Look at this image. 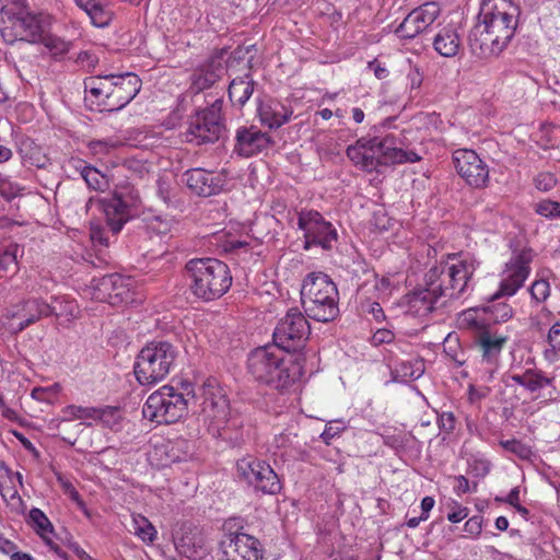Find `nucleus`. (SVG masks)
<instances>
[{
    "instance_id": "20e7f679",
    "label": "nucleus",
    "mask_w": 560,
    "mask_h": 560,
    "mask_svg": "<svg viewBox=\"0 0 560 560\" xmlns=\"http://www.w3.org/2000/svg\"><path fill=\"white\" fill-rule=\"evenodd\" d=\"M401 141L394 136H386L382 140L359 139L354 145L347 149V156L363 171L382 172L381 167L394 164L413 163L420 160L415 151L404 150L398 147Z\"/></svg>"
},
{
    "instance_id": "c9c22d12",
    "label": "nucleus",
    "mask_w": 560,
    "mask_h": 560,
    "mask_svg": "<svg viewBox=\"0 0 560 560\" xmlns=\"http://www.w3.org/2000/svg\"><path fill=\"white\" fill-rule=\"evenodd\" d=\"M394 372L395 377L404 382L418 380L424 372V364L422 361H401Z\"/></svg>"
},
{
    "instance_id": "e433bc0d",
    "label": "nucleus",
    "mask_w": 560,
    "mask_h": 560,
    "mask_svg": "<svg viewBox=\"0 0 560 560\" xmlns=\"http://www.w3.org/2000/svg\"><path fill=\"white\" fill-rule=\"evenodd\" d=\"M112 411H106V413H102L100 408L94 407H81L75 405H70L63 408L62 413L63 418L70 419H105Z\"/></svg>"
},
{
    "instance_id": "603ef678",
    "label": "nucleus",
    "mask_w": 560,
    "mask_h": 560,
    "mask_svg": "<svg viewBox=\"0 0 560 560\" xmlns=\"http://www.w3.org/2000/svg\"><path fill=\"white\" fill-rule=\"evenodd\" d=\"M491 313L495 322H506L512 317L513 310L506 303H498L491 306Z\"/></svg>"
},
{
    "instance_id": "c756f323",
    "label": "nucleus",
    "mask_w": 560,
    "mask_h": 560,
    "mask_svg": "<svg viewBox=\"0 0 560 560\" xmlns=\"http://www.w3.org/2000/svg\"><path fill=\"white\" fill-rule=\"evenodd\" d=\"M21 248L11 240H0V277L13 276L19 271L18 257Z\"/></svg>"
},
{
    "instance_id": "1a4fd4ad",
    "label": "nucleus",
    "mask_w": 560,
    "mask_h": 560,
    "mask_svg": "<svg viewBox=\"0 0 560 560\" xmlns=\"http://www.w3.org/2000/svg\"><path fill=\"white\" fill-rule=\"evenodd\" d=\"M518 8L511 0H485L479 12V22L502 43L509 45L514 36Z\"/></svg>"
},
{
    "instance_id": "0e129e2a",
    "label": "nucleus",
    "mask_w": 560,
    "mask_h": 560,
    "mask_svg": "<svg viewBox=\"0 0 560 560\" xmlns=\"http://www.w3.org/2000/svg\"><path fill=\"white\" fill-rule=\"evenodd\" d=\"M77 312H78V306L73 302H66L65 305L61 304L60 311H57V308H56L55 313H52V314L56 315L57 317H60L63 315L70 316V317H75Z\"/></svg>"
},
{
    "instance_id": "a19ab883",
    "label": "nucleus",
    "mask_w": 560,
    "mask_h": 560,
    "mask_svg": "<svg viewBox=\"0 0 560 560\" xmlns=\"http://www.w3.org/2000/svg\"><path fill=\"white\" fill-rule=\"evenodd\" d=\"M458 337L450 334L443 342L444 352L458 365L465 363V352L460 349Z\"/></svg>"
},
{
    "instance_id": "dca6fc26",
    "label": "nucleus",
    "mask_w": 560,
    "mask_h": 560,
    "mask_svg": "<svg viewBox=\"0 0 560 560\" xmlns=\"http://www.w3.org/2000/svg\"><path fill=\"white\" fill-rule=\"evenodd\" d=\"M56 305L42 299H28L5 310L2 316L3 326L12 334H19L43 317L55 313Z\"/></svg>"
},
{
    "instance_id": "bb28decb",
    "label": "nucleus",
    "mask_w": 560,
    "mask_h": 560,
    "mask_svg": "<svg viewBox=\"0 0 560 560\" xmlns=\"http://www.w3.org/2000/svg\"><path fill=\"white\" fill-rule=\"evenodd\" d=\"M407 313L418 317L428 316L434 308L440 299L432 289L423 282L413 291L405 295Z\"/></svg>"
},
{
    "instance_id": "6ab92c4d",
    "label": "nucleus",
    "mask_w": 560,
    "mask_h": 560,
    "mask_svg": "<svg viewBox=\"0 0 560 560\" xmlns=\"http://www.w3.org/2000/svg\"><path fill=\"white\" fill-rule=\"evenodd\" d=\"M223 560H262L260 541L245 533L225 534L220 542Z\"/></svg>"
},
{
    "instance_id": "e2e57ef3",
    "label": "nucleus",
    "mask_w": 560,
    "mask_h": 560,
    "mask_svg": "<svg viewBox=\"0 0 560 560\" xmlns=\"http://www.w3.org/2000/svg\"><path fill=\"white\" fill-rule=\"evenodd\" d=\"M171 226L172 222L170 220L160 217L154 218L150 224V228L159 234H166L171 231Z\"/></svg>"
},
{
    "instance_id": "473e14b6",
    "label": "nucleus",
    "mask_w": 560,
    "mask_h": 560,
    "mask_svg": "<svg viewBox=\"0 0 560 560\" xmlns=\"http://www.w3.org/2000/svg\"><path fill=\"white\" fill-rule=\"evenodd\" d=\"M91 23L96 27H106L110 24L114 18V11L104 3V0H98L84 11Z\"/></svg>"
},
{
    "instance_id": "4c0bfd02",
    "label": "nucleus",
    "mask_w": 560,
    "mask_h": 560,
    "mask_svg": "<svg viewBox=\"0 0 560 560\" xmlns=\"http://www.w3.org/2000/svg\"><path fill=\"white\" fill-rule=\"evenodd\" d=\"M86 424L83 422L72 423L70 419L62 418L56 424V428L61 431L63 434L61 436L62 441L73 446L77 442L78 436L83 431V427Z\"/></svg>"
},
{
    "instance_id": "393cba45",
    "label": "nucleus",
    "mask_w": 560,
    "mask_h": 560,
    "mask_svg": "<svg viewBox=\"0 0 560 560\" xmlns=\"http://www.w3.org/2000/svg\"><path fill=\"white\" fill-rule=\"evenodd\" d=\"M225 73L222 54L210 56L200 63L192 72L190 90L192 93H200L213 86Z\"/></svg>"
},
{
    "instance_id": "f257e3e1",
    "label": "nucleus",
    "mask_w": 560,
    "mask_h": 560,
    "mask_svg": "<svg viewBox=\"0 0 560 560\" xmlns=\"http://www.w3.org/2000/svg\"><path fill=\"white\" fill-rule=\"evenodd\" d=\"M190 400H201V413L208 422V431L214 438L224 441L237 440V435L231 430L237 423L229 417V400L222 388L210 382L199 388V394H196L189 382H182L179 388L164 385L148 397L142 413L144 418L156 423H174L187 413Z\"/></svg>"
},
{
    "instance_id": "6e6d98bb",
    "label": "nucleus",
    "mask_w": 560,
    "mask_h": 560,
    "mask_svg": "<svg viewBox=\"0 0 560 560\" xmlns=\"http://www.w3.org/2000/svg\"><path fill=\"white\" fill-rule=\"evenodd\" d=\"M490 471V463L485 459H474L469 464V474L477 478H483Z\"/></svg>"
},
{
    "instance_id": "3c124183",
    "label": "nucleus",
    "mask_w": 560,
    "mask_h": 560,
    "mask_svg": "<svg viewBox=\"0 0 560 560\" xmlns=\"http://www.w3.org/2000/svg\"><path fill=\"white\" fill-rule=\"evenodd\" d=\"M536 211L547 218L560 217V202L544 200L537 205Z\"/></svg>"
},
{
    "instance_id": "cd10ccee",
    "label": "nucleus",
    "mask_w": 560,
    "mask_h": 560,
    "mask_svg": "<svg viewBox=\"0 0 560 560\" xmlns=\"http://www.w3.org/2000/svg\"><path fill=\"white\" fill-rule=\"evenodd\" d=\"M257 113L260 122L270 129L280 128L282 125L287 124L293 115L292 108L273 100L260 102L257 107Z\"/></svg>"
},
{
    "instance_id": "6e6552de",
    "label": "nucleus",
    "mask_w": 560,
    "mask_h": 560,
    "mask_svg": "<svg viewBox=\"0 0 560 560\" xmlns=\"http://www.w3.org/2000/svg\"><path fill=\"white\" fill-rule=\"evenodd\" d=\"M178 355L177 348L168 341H153L138 354L135 375L142 385L158 383L165 378Z\"/></svg>"
},
{
    "instance_id": "f704fd0d",
    "label": "nucleus",
    "mask_w": 560,
    "mask_h": 560,
    "mask_svg": "<svg viewBox=\"0 0 560 560\" xmlns=\"http://www.w3.org/2000/svg\"><path fill=\"white\" fill-rule=\"evenodd\" d=\"M82 178L89 188L96 191H104L108 187V178L97 168L91 165H82L79 167Z\"/></svg>"
},
{
    "instance_id": "c03bdc74",
    "label": "nucleus",
    "mask_w": 560,
    "mask_h": 560,
    "mask_svg": "<svg viewBox=\"0 0 560 560\" xmlns=\"http://www.w3.org/2000/svg\"><path fill=\"white\" fill-rule=\"evenodd\" d=\"M22 187L13 183L8 176L0 173V196L7 201H11L16 198L21 191Z\"/></svg>"
},
{
    "instance_id": "5fc2aeb1",
    "label": "nucleus",
    "mask_w": 560,
    "mask_h": 560,
    "mask_svg": "<svg viewBox=\"0 0 560 560\" xmlns=\"http://www.w3.org/2000/svg\"><path fill=\"white\" fill-rule=\"evenodd\" d=\"M556 177L551 173H540L535 178V186L541 191H548L555 187Z\"/></svg>"
},
{
    "instance_id": "4d7b16f0",
    "label": "nucleus",
    "mask_w": 560,
    "mask_h": 560,
    "mask_svg": "<svg viewBox=\"0 0 560 560\" xmlns=\"http://www.w3.org/2000/svg\"><path fill=\"white\" fill-rule=\"evenodd\" d=\"M100 411L104 415L106 411H112L110 413L106 415L107 417L105 419H100L105 425L115 429V427L119 424L120 412L118 408L106 407L104 409H100Z\"/></svg>"
},
{
    "instance_id": "a211bd4d",
    "label": "nucleus",
    "mask_w": 560,
    "mask_h": 560,
    "mask_svg": "<svg viewBox=\"0 0 560 560\" xmlns=\"http://www.w3.org/2000/svg\"><path fill=\"white\" fill-rule=\"evenodd\" d=\"M532 259L533 250L529 248H524L513 255L506 264L500 289L494 294L493 299L502 295L512 296L517 292L529 275V264Z\"/></svg>"
},
{
    "instance_id": "a18cd8bd",
    "label": "nucleus",
    "mask_w": 560,
    "mask_h": 560,
    "mask_svg": "<svg viewBox=\"0 0 560 560\" xmlns=\"http://www.w3.org/2000/svg\"><path fill=\"white\" fill-rule=\"evenodd\" d=\"M500 445L508 452L515 454L522 459H527L532 455V450L526 444L518 440H504L500 441Z\"/></svg>"
},
{
    "instance_id": "a878e982",
    "label": "nucleus",
    "mask_w": 560,
    "mask_h": 560,
    "mask_svg": "<svg viewBox=\"0 0 560 560\" xmlns=\"http://www.w3.org/2000/svg\"><path fill=\"white\" fill-rule=\"evenodd\" d=\"M468 44L471 54L481 59L498 57L508 47L480 22L471 28Z\"/></svg>"
},
{
    "instance_id": "4468645a",
    "label": "nucleus",
    "mask_w": 560,
    "mask_h": 560,
    "mask_svg": "<svg viewBox=\"0 0 560 560\" xmlns=\"http://www.w3.org/2000/svg\"><path fill=\"white\" fill-rule=\"evenodd\" d=\"M236 475L256 491L265 494H277L282 489L281 481L271 466L252 455L237 460Z\"/></svg>"
},
{
    "instance_id": "72a5a7b5",
    "label": "nucleus",
    "mask_w": 560,
    "mask_h": 560,
    "mask_svg": "<svg viewBox=\"0 0 560 560\" xmlns=\"http://www.w3.org/2000/svg\"><path fill=\"white\" fill-rule=\"evenodd\" d=\"M27 523L45 541L50 539L48 535L54 533V526L42 510L33 508L28 513Z\"/></svg>"
},
{
    "instance_id": "69168bd1",
    "label": "nucleus",
    "mask_w": 560,
    "mask_h": 560,
    "mask_svg": "<svg viewBox=\"0 0 560 560\" xmlns=\"http://www.w3.org/2000/svg\"><path fill=\"white\" fill-rule=\"evenodd\" d=\"M469 510L464 506H458L457 510L452 511L447 515V520L452 523H459L468 516Z\"/></svg>"
},
{
    "instance_id": "f3484780",
    "label": "nucleus",
    "mask_w": 560,
    "mask_h": 560,
    "mask_svg": "<svg viewBox=\"0 0 560 560\" xmlns=\"http://www.w3.org/2000/svg\"><path fill=\"white\" fill-rule=\"evenodd\" d=\"M474 347L480 355L481 364L486 365V373L489 378L497 371L503 348L509 341V336L504 332L490 328H481L474 334Z\"/></svg>"
},
{
    "instance_id": "c85d7f7f",
    "label": "nucleus",
    "mask_w": 560,
    "mask_h": 560,
    "mask_svg": "<svg viewBox=\"0 0 560 560\" xmlns=\"http://www.w3.org/2000/svg\"><path fill=\"white\" fill-rule=\"evenodd\" d=\"M458 28L455 23H450L440 28L433 39V47L439 55L447 58L457 55L462 45Z\"/></svg>"
},
{
    "instance_id": "ea45409f",
    "label": "nucleus",
    "mask_w": 560,
    "mask_h": 560,
    "mask_svg": "<svg viewBox=\"0 0 560 560\" xmlns=\"http://www.w3.org/2000/svg\"><path fill=\"white\" fill-rule=\"evenodd\" d=\"M458 326L462 329H470L477 334L481 328H490L482 319L478 317L477 311L467 310L460 313L458 317Z\"/></svg>"
},
{
    "instance_id": "de8ad7c7",
    "label": "nucleus",
    "mask_w": 560,
    "mask_h": 560,
    "mask_svg": "<svg viewBox=\"0 0 560 560\" xmlns=\"http://www.w3.org/2000/svg\"><path fill=\"white\" fill-rule=\"evenodd\" d=\"M346 425L342 420H334L326 424L324 432L320 434L322 440L325 444L329 445L331 440L342 432Z\"/></svg>"
},
{
    "instance_id": "680f3d73",
    "label": "nucleus",
    "mask_w": 560,
    "mask_h": 560,
    "mask_svg": "<svg viewBox=\"0 0 560 560\" xmlns=\"http://www.w3.org/2000/svg\"><path fill=\"white\" fill-rule=\"evenodd\" d=\"M455 417L452 412H443L439 418L440 428L447 433L455 429Z\"/></svg>"
},
{
    "instance_id": "f03ea898",
    "label": "nucleus",
    "mask_w": 560,
    "mask_h": 560,
    "mask_svg": "<svg viewBox=\"0 0 560 560\" xmlns=\"http://www.w3.org/2000/svg\"><path fill=\"white\" fill-rule=\"evenodd\" d=\"M303 353L284 354L276 345L258 347L247 357V372L258 383L276 389L299 381L304 374Z\"/></svg>"
},
{
    "instance_id": "7ed1b4c3",
    "label": "nucleus",
    "mask_w": 560,
    "mask_h": 560,
    "mask_svg": "<svg viewBox=\"0 0 560 560\" xmlns=\"http://www.w3.org/2000/svg\"><path fill=\"white\" fill-rule=\"evenodd\" d=\"M141 80L131 72L104 74L85 79V101L98 112H118L139 93Z\"/></svg>"
},
{
    "instance_id": "aec40b11",
    "label": "nucleus",
    "mask_w": 560,
    "mask_h": 560,
    "mask_svg": "<svg viewBox=\"0 0 560 560\" xmlns=\"http://www.w3.org/2000/svg\"><path fill=\"white\" fill-rule=\"evenodd\" d=\"M453 162L460 177L466 183L476 188H482L489 179V170L479 155L467 149H460L454 152Z\"/></svg>"
},
{
    "instance_id": "f8f14e48",
    "label": "nucleus",
    "mask_w": 560,
    "mask_h": 560,
    "mask_svg": "<svg viewBox=\"0 0 560 560\" xmlns=\"http://www.w3.org/2000/svg\"><path fill=\"white\" fill-rule=\"evenodd\" d=\"M221 109L222 101L217 100L210 107L190 116L184 132L185 140L196 145L218 141L224 129Z\"/></svg>"
},
{
    "instance_id": "7c9ffc66",
    "label": "nucleus",
    "mask_w": 560,
    "mask_h": 560,
    "mask_svg": "<svg viewBox=\"0 0 560 560\" xmlns=\"http://www.w3.org/2000/svg\"><path fill=\"white\" fill-rule=\"evenodd\" d=\"M255 82L249 74L235 78L229 85V97L234 105L244 106L254 93Z\"/></svg>"
},
{
    "instance_id": "338daca9",
    "label": "nucleus",
    "mask_w": 560,
    "mask_h": 560,
    "mask_svg": "<svg viewBox=\"0 0 560 560\" xmlns=\"http://www.w3.org/2000/svg\"><path fill=\"white\" fill-rule=\"evenodd\" d=\"M91 238L94 243H98L104 246L108 245V240L105 237V231L100 226H93L91 229Z\"/></svg>"
},
{
    "instance_id": "39448f33",
    "label": "nucleus",
    "mask_w": 560,
    "mask_h": 560,
    "mask_svg": "<svg viewBox=\"0 0 560 560\" xmlns=\"http://www.w3.org/2000/svg\"><path fill=\"white\" fill-rule=\"evenodd\" d=\"M301 303L307 317L329 323L339 315V291L324 272L308 273L301 287Z\"/></svg>"
},
{
    "instance_id": "37998d69",
    "label": "nucleus",
    "mask_w": 560,
    "mask_h": 560,
    "mask_svg": "<svg viewBox=\"0 0 560 560\" xmlns=\"http://www.w3.org/2000/svg\"><path fill=\"white\" fill-rule=\"evenodd\" d=\"M121 143L112 139L92 140L88 142V148L93 155H106Z\"/></svg>"
},
{
    "instance_id": "864d4df0",
    "label": "nucleus",
    "mask_w": 560,
    "mask_h": 560,
    "mask_svg": "<svg viewBox=\"0 0 560 560\" xmlns=\"http://www.w3.org/2000/svg\"><path fill=\"white\" fill-rule=\"evenodd\" d=\"M156 186L158 196L162 199V201L165 205H170L174 197L173 192L175 188H173L172 185L165 178L158 179Z\"/></svg>"
},
{
    "instance_id": "2f4dec72",
    "label": "nucleus",
    "mask_w": 560,
    "mask_h": 560,
    "mask_svg": "<svg viewBox=\"0 0 560 560\" xmlns=\"http://www.w3.org/2000/svg\"><path fill=\"white\" fill-rule=\"evenodd\" d=\"M510 378L515 384L525 387L532 393L549 385L551 382L550 378L533 370H526L522 374H512L510 375Z\"/></svg>"
},
{
    "instance_id": "9d476101",
    "label": "nucleus",
    "mask_w": 560,
    "mask_h": 560,
    "mask_svg": "<svg viewBox=\"0 0 560 560\" xmlns=\"http://www.w3.org/2000/svg\"><path fill=\"white\" fill-rule=\"evenodd\" d=\"M11 27H3L1 35L7 43L25 40L37 44L46 30H50L52 16L46 12H32L26 8L12 11Z\"/></svg>"
},
{
    "instance_id": "b1692460",
    "label": "nucleus",
    "mask_w": 560,
    "mask_h": 560,
    "mask_svg": "<svg viewBox=\"0 0 560 560\" xmlns=\"http://www.w3.org/2000/svg\"><path fill=\"white\" fill-rule=\"evenodd\" d=\"M182 178L189 190L200 197L218 195L225 184V179L220 174L205 168H190L183 174Z\"/></svg>"
},
{
    "instance_id": "5701e85b",
    "label": "nucleus",
    "mask_w": 560,
    "mask_h": 560,
    "mask_svg": "<svg viewBox=\"0 0 560 560\" xmlns=\"http://www.w3.org/2000/svg\"><path fill=\"white\" fill-rule=\"evenodd\" d=\"M273 144L271 137L257 126H241L235 132L234 152L250 158L269 149Z\"/></svg>"
},
{
    "instance_id": "2eb2a0df",
    "label": "nucleus",
    "mask_w": 560,
    "mask_h": 560,
    "mask_svg": "<svg viewBox=\"0 0 560 560\" xmlns=\"http://www.w3.org/2000/svg\"><path fill=\"white\" fill-rule=\"evenodd\" d=\"M298 226L304 232V248L319 246L330 250L338 241V233L334 225L315 210H301L298 212Z\"/></svg>"
},
{
    "instance_id": "9b49d317",
    "label": "nucleus",
    "mask_w": 560,
    "mask_h": 560,
    "mask_svg": "<svg viewBox=\"0 0 560 560\" xmlns=\"http://www.w3.org/2000/svg\"><path fill=\"white\" fill-rule=\"evenodd\" d=\"M106 218V224L117 234L121 231L124 224L133 217L135 211L141 205L139 190L130 184L119 185L113 195L100 200Z\"/></svg>"
},
{
    "instance_id": "8fccbe9b",
    "label": "nucleus",
    "mask_w": 560,
    "mask_h": 560,
    "mask_svg": "<svg viewBox=\"0 0 560 560\" xmlns=\"http://www.w3.org/2000/svg\"><path fill=\"white\" fill-rule=\"evenodd\" d=\"M454 479L456 481V485L454 486V492L457 495L477 491L478 481H472L470 485L469 480L463 475L456 476Z\"/></svg>"
},
{
    "instance_id": "052dcab7",
    "label": "nucleus",
    "mask_w": 560,
    "mask_h": 560,
    "mask_svg": "<svg viewBox=\"0 0 560 560\" xmlns=\"http://www.w3.org/2000/svg\"><path fill=\"white\" fill-rule=\"evenodd\" d=\"M77 61L82 66V67H86L89 69L91 68H94L97 62H98V58L96 57L95 54L93 52H90V51H81L79 55H78V58H77Z\"/></svg>"
},
{
    "instance_id": "0eeeda50",
    "label": "nucleus",
    "mask_w": 560,
    "mask_h": 560,
    "mask_svg": "<svg viewBox=\"0 0 560 560\" xmlns=\"http://www.w3.org/2000/svg\"><path fill=\"white\" fill-rule=\"evenodd\" d=\"M186 271L192 294L207 302L221 298L232 285L229 266L215 258L190 259Z\"/></svg>"
},
{
    "instance_id": "bf43d9fd",
    "label": "nucleus",
    "mask_w": 560,
    "mask_h": 560,
    "mask_svg": "<svg viewBox=\"0 0 560 560\" xmlns=\"http://www.w3.org/2000/svg\"><path fill=\"white\" fill-rule=\"evenodd\" d=\"M482 527V517L481 516H472L465 523V532L472 535L478 536L481 533Z\"/></svg>"
},
{
    "instance_id": "423d86ee",
    "label": "nucleus",
    "mask_w": 560,
    "mask_h": 560,
    "mask_svg": "<svg viewBox=\"0 0 560 560\" xmlns=\"http://www.w3.org/2000/svg\"><path fill=\"white\" fill-rule=\"evenodd\" d=\"M447 258L454 261L434 265L425 272L423 281L439 298L458 299L467 291L478 264L471 257L456 259L448 255Z\"/></svg>"
},
{
    "instance_id": "58836bf2",
    "label": "nucleus",
    "mask_w": 560,
    "mask_h": 560,
    "mask_svg": "<svg viewBox=\"0 0 560 560\" xmlns=\"http://www.w3.org/2000/svg\"><path fill=\"white\" fill-rule=\"evenodd\" d=\"M37 44H43L54 55H62L69 50V45L61 37L50 33V30H46L40 36Z\"/></svg>"
},
{
    "instance_id": "13d9d810",
    "label": "nucleus",
    "mask_w": 560,
    "mask_h": 560,
    "mask_svg": "<svg viewBox=\"0 0 560 560\" xmlns=\"http://www.w3.org/2000/svg\"><path fill=\"white\" fill-rule=\"evenodd\" d=\"M548 342L553 351H560V322L555 323L549 329Z\"/></svg>"
},
{
    "instance_id": "4be33fe9",
    "label": "nucleus",
    "mask_w": 560,
    "mask_h": 560,
    "mask_svg": "<svg viewBox=\"0 0 560 560\" xmlns=\"http://www.w3.org/2000/svg\"><path fill=\"white\" fill-rule=\"evenodd\" d=\"M441 13L436 2H427L413 9L396 28V33L402 38H415L424 32Z\"/></svg>"
},
{
    "instance_id": "ddd939ff",
    "label": "nucleus",
    "mask_w": 560,
    "mask_h": 560,
    "mask_svg": "<svg viewBox=\"0 0 560 560\" xmlns=\"http://www.w3.org/2000/svg\"><path fill=\"white\" fill-rule=\"evenodd\" d=\"M311 335V325L298 308H290L273 331L275 345L287 352H296L305 346Z\"/></svg>"
},
{
    "instance_id": "49530a36",
    "label": "nucleus",
    "mask_w": 560,
    "mask_h": 560,
    "mask_svg": "<svg viewBox=\"0 0 560 560\" xmlns=\"http://www.w3.org/2000/svg\"><path fill=\"white\" fill-rule=\"evenodd\" d=\"M58 388L59 386L57 384L50 387H35L31 396L37 401L52 404L57 396Z\"/></svg>"
},
{
    "instance_id": "79ce46f5",
    "label": "nucleus",
    "mask_w": 560,
    "mask_h": 560,
    "mask_svg": "<svg viewBox=\"0 0 560 560\" xmlns=\"http://www.w3.org/2000/svg\"><path fill=\"white\" fill-rule=\"evenodd\" d=\"M136 527L135 533L143 540L152 542L156 537L154 526L143 516L133 518Z\"/></svg>"
},
{
    "instance_id": "412c9836",
    "label": "nucleus",
    "mask_w": 560,
    "mask_h": 560,
    "mask_svg": "<svg viewBox=\"0 0 560 560\" xmlns=\"http://www.w3.org/2000/svg\"><path fill=\"white\" fill-rule=\"evenodd\" d=\"M94 299L110 305L128 303L131 300L129 282L121 275H106L100 279H93Z\"/></svg>"
},
{
    "instance_id": "09e8293b",
    "label": "nucleus",
    "mask_w": 560,
    "mask_h": 560,
    "mask_svg": "<svg viewBox=\"0 0 560 560\" xmlns=\"http://www.w3.org/2000/svg\"><path fill=\"white\" fill-rule=\"evenodd\" d=\"M530 295L537 302H544L550 293V285L547 280H536L530 287Z\"/></svg>"
},
{
    "instance_id": "774afa93",
    "label": "nucleus",
    "mask_w": 560,
    "mask_h": 560,
    "mask_svg": "<svg viewBox=\"0 0 560 560\" xmlns=\"http://www.w3.org/2000/svg\"><path fill=\"white\" fill-rule=\"evenodd\" d=\"M67 545L80 560H92V558L75 541L68 539Z\"/></svg>"
}]
</instances>
